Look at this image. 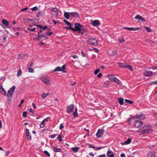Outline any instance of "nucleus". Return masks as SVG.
I'll return each instance as SVG.
<instances>
[{
	"label": "nucleus",
	"instance_id": "nucleus-1",
	"mask_svg": "<svg viewBox=\"0 0 157 157\" xmlns=\"http://www.w3.org/2000/svg\"><path fill=\"white\" fill-rule=\"evenodd\" d=\"M152 132L151 127L150 125L144 126L138 130V132L140 135L150 133Z\"/></svg>",
	"mask_w": 157,
	"mask_h": 157
},
{
	"label": "nucleus",
	"instance_id": "nucleus-2",
	"mask_svg": "<svg viewBox=\"0 0 157 157\" xmlns=\"http://www.w3.org/2000/svg\"><path fill=\"white\" fill-rule=\"evenodd\" d=\"M69 29H71L73 31H77L79 33L83 34L84 32V29L82 28V26L78 23L75 24L74 28H72L71 25L69 23Z\"/></svg>",
	"mask_w": 157,
	"mask_h": 157
},
{
	"label": "nucleus",
	"instance_id": "nucleus-3",
	"mask_svg": "<svg viewBox=\"0 0 157 157\" xmlns=\"http://www.w3.org/2000/svg\"><path fill=\"white\" fill-rule=\"evenodd\" d=\"M87 43L90 45H94L97 46L98 44V41L95 38H90L87 40Z\"/></svg>",
	"mask_w": 157,
	"mask_h": 157
},
{
	"label": "nucleus",
	"instance_id": "nucleus-4",
	"mask_svg": "<svg viewBox=\"0 0 157 157\" xmlns=\"http://www.w3.org/2000/svg\"><path fill=\"white\" fill-rule=\"evenodd\" d=\"M16 86H13L11 88L9 89L7 92V96L9 98L12 96L15 90Z\"/></svg>",
	"mask_w": 157,
	"mask_h": 157
},
{
	"label": "nucleus",
	"instance_id": "nucleus-5",
	"mask_svg": "<svg viewBox=\"0 0 157 157\" xmlns=\"http://www.w3.org/2000/svg\"><path fill=\"white\" fill-rule=\"evenodd\" d=\"M66 67L65 65H63L61 67H57L54 70V71H62L63 73H66L65 71Z\"/></svg>",
	"mask_w": 157,
	"mask_h": 157
},
{
	"label": "nucleus",
	"instance_id": "nucleus-6",
	"mask_svg": "<svg viewBox=\"0 0 157 157\" xmlns=\"http://www.w3.org/2000/svg\"><path fill=\"white\" fill-rule=\"evenodd\" d=\"M40 79L44 83L47 85L49 86L51 84V83L49 80L44 75L41 76Z\"/></svg>",
	"mask_w": 157,
	"mask_h": 157
},
{
	"label": "nucleus",
	"instance_id": "nucleus-7",
	"mask_svg": "<svg viewBox=\"0 0 157 157\" xmlns=\"http://www.w3.org/2000/svg\"><path fill=\"white\" fill-rule=\"evenodd\" d=\"M143 73L144 75L145 76H149L156 74V72L148 71L147 69Z\"/></svg>",
	"mask_w": 157,
	"mask_h": 157
},
{
	"label": "nucleus",
	"instance_id": "nucleus-8",
	"mask_svg": "<svg viewBox=\"0 0 157 157\" xmlns=\"http://www.w3.org/2000/svg\"><path fill=\"white\" fill-rule=\"evenodd\" d=\"M133 124L134 127L137 128L140 127L143 124V123L141 121L135 120Z\"/></svg>",
	"mask_w": 157,
	"mask_h": 157
},
{
	"label": "nucleus",
	"instance_id": "nucleus-9",
	"mask_svg": "<svg viewBox=\"0 0 157 157\" xmlns=\"http://www.w3.org/2000/svg\"><path fill=\"white\" fill-rule=\"evenodd\" d=\"M51 13L53 17H56L58 14V9L56 8H53L51 10Z\"/></svg>",
	"mask_w": 157,
	"mask_h": 157
},
{
	"label": "nucleus",
	"instance_id": "nucleus-10",
	"mask_svg": "<svg viewBox=\"0 0 157 157\" xmlns=\"http://www.w3.org/2000/svg\"><path fill=\"white\" fill-rule=\"evenodd\" d=\"M145 118L144 115H143L142 113H140L138 114H136L135 116L133 118L137 119H140L143 120Z\"/></svg>",
	"mask_w": 157,
	"mask_h": 157
},
{
	"label": "nucleus",
	"instance_id": "nucleus-11",
	"mask_svg": "<svg viewBox=\"0 0 157 157\" xmlns=\"http://www.w3.org/2000/svg\"><path fill=\"white\" fill-rule=\"evenodd\" d=\"M104 132V130L103 129H99L96 134L97 137L100 138L101 137L102 135L103 134Z\"/></svg>",
	"mask_w": 157,
	"mask_h": 157
},
{
	"label": "nucleus",
	"instance_id": "nucleus-12",
	"mask_svg": "<svg viewBox=\"0 0 157 157\" xmlns=\"http://www.w3.org/2000/svg\"><path fill=\"white\" fill-rule=\"evenodd\" d=\"M124 29L130 31H137L140 30L141 28L140 27H124Z\"/></svg>",
	"mask_w": 157,
	"mask_h": 157
},
{
	"label": "nucleus",
	"instance_id": "nucleus-13",
	"mask_svg": "<svg viewBox=\"0 0 157 157\" xmlns=\"http://www.w3.org/2000/svg\"><path fill=\"white\" fill-rule=\"evenodd\" d=\"M134 18L136 20H138L139 21H141L142 22H146V20H145V19L143 17H142L141 16L139 15H136L135 17Z\"/></svg>",
	"mask_w": 157,
	"mask_h": 157
},
{
	"label": "nucleus",
	"instance_id": "nucleus-14",
	"mask_svg": "<svg viewBox=\"0 0 157 157\" xmlns=\"http://www.w3.org/2000/svg\"><path fill=\"white\" fill-rule=\"evenodd\" d=\"M72 16L73 17L77 18H79L78 14L76 12L69 13V17Z\"/></svg>",
	"mask_w": 157,
	"mask_h": 157
},
{
	"label": "nucleus",
	"instance_id": "nucleus-15",
	"mask_svg": "<svg viewBox=\"0 0 157 157\" xmlns=\"http://www.w3.org/2000/svg\"><path fill=\"white\" fill-rule=\"evenodd\" d=\"M91 24L94 26H97L100 25L101 23L99 20H96L94 21Z\"/></svg>",
	"mask_w": 157,
	"mask_h": 157
},
{
	"label": "nucleus",
	"instance_id": "nucleus-16",
	"mask_svg": "<svg viewBox=\"0 0 157 157\" xmlns=\"http://www.w3.org/2000/svg\"><path fill=\"white\" fill-rule=\"evenodd\" d=\"M26 134L27 136V139L30 140L31 139V136L29 132V129L26 128Z\"/></svg>",
	"mask_w": 157,
	"mask_h": 157
},
{
	"label": "nucleus",
	"instance_id": "nucleus-17",
	"mask_svg": "<svg viewBox=\"0 0 157 157\" xmlns=\"http://www.w3.org/2000/svg\"><path fill=\"white\" fill-rule=\"evenodd\" d=\"M107 155L108 157H114L113 152L111 151H108L107 152Z\"/></svg>",
	"mask_w": 157,
	"mask_h": 157
},
{
	"label": "nucleus",
	"instance_id": "nucleus-18",
	"mask_svg": "<svg viewBox=\"0 0 157 157\" xmlns=\"http://www.w3.org/2000/svg\"><path fill=\"white\" fill-rule=\"evenodd\" d=\"M132 141V140L130 138H128V140L124 143H121V144L122 145L124 144H129Z\"/></svg>",
	"mask_w": 157,
	"mask_h": 157
},
{
	"label": "nucleus",
	"instance_id": "nucleus-19",
	"mask_svg": "<svg viewBox=\"0 0 157 157\" xmlns=\"http://www.w3.org/2000/svg\"><path fill=\"white\" fill-rule=\"evenodd\" d=\"M147 157H156L154 153L153 152H150L147 154Z\"/></svg>",
	"mask_w": 157,
	"mask_h": 157
},
{
	"label": "nucleus",
	"instance_id": "nucleus-20",
	"mask_svg": "<svg viewBox=\"0 0 157 157\" xmlns=\"http://www.w3.org/2000/svg\"><path fill=\"white\" fill-rule=\"evenodd\" d=\"M2 23L6 26H8L9 25V22L8 21L5 19H2Z\"/></svg>",
	"mask_w": 157,
	"mask_h": 157
},
{
	"label": "nucleus",
	"instance_id": "nucleus-21",
	"mask_svg": "<svg viewBox=\"0 0 157 157\" xmlns=\"http://www.w3.org/2000/svg\"><path fill=\"white\" fill-rule=\"evenodd\" d=\"M114 79L113 82H115L117 83L118 85H120L121 83V82L120 80L118 79L116 77L115 78H114Z\"/></svg>",
	"mask_w": 157,
	"mask_h": 157
},
{
	"label": "nucleus",
	"instance_id": "nucleus-22",
	"mask_svg": "<svg viewBox=\"0 0 157 157\" xmlns=\"http://www.w3.org/2000/svg\"><path fill=\"white\" fill-rule=\"evenodd\" d=\"M74 108V106L73 104L69 105V113L73 111Z\"/></svg>",
	"mask_w": 157,
	"mask_h": 157
},
{
	"label": "nucleus",
	"instance_id": "nucleus-23",
	"mask_svg": "<svg viewBox=\"0 0 157 157\" xmlns=\"http://www.w3.org/2000/svg\"><path fill=\"white\" fill-rule=\"evenodd\" d=\"M77 109L76 107H75V109L74 112L73 113V115L75 117H76L78 116V113H77Z\"/></svg>",
	"mask_w": 157,
	"mask_h": 157
},
{
	"label": "nucleus",
	"instance_id": "nucleus-24",
	"mask_svg": "<svg viewBox=\"0 0 157 157\" xmlns=\"http://www.w3.org/2000/svg\"><path fill=\"white\" fill-rule=\"evenodd\" d=\"M108 77L109 79H110L112 81H113L114 79V78H115L113 75H109Z\"/></svg>",
	"mask_w": 157,
	"mask_h": 157
},
{
	"label": "nucleus",
	"instance_id": "nucleus-25",
	"mask_svg": "<svg viewBox=\"0 0 157 157\" xmlns=\"http://www.w3.org/2000/svg\"><path fill=\"white\" fill-rule=\"evenodd\" d=\"M53 150L55 152H58L61 151V149L60 148H58L56 147H54L53 148Z\"/></svg>",
	"mask_w": 157,
	"mask_h": 157
},
{
	"label": "nucleus",
	"instance_id": "nucleus-26",
	"mask_svg": "<svg viewBox=\"0 0 157 157\" xmlns=\"http://www.w3.org/2000/svg\"><path fill=\"white\" fill-rule=\"evenodd\" d=\"M119 66L120 67L126 68L127 64L125 63H120L119 64Z\"/></svg>",
	"mask_w": 157,
	"mask_h": 157
},
{
	"label": "nucleus",
	"instance_id": "nucleus-27",
	"mask_svg": "<svg viewBox=\"0 0 157 157\" xmlns=\"http://www.w3.org/2000/svg\"><path fill=\"white\" fill-rule=\"evenodd\" d=\"M118 101L120 104L121 105H122L123 104L124 102V99L122 98H119L118 99Z\"/></svg>",
	"mask_w": 157,
	"mask_h": 157
},
{
	"label": "nucleus",
	"instance_id": "nucleus-28",
	"mask_svg": "<svg viewBox=\"0 0 157 157\" xmlns=\"http://www.w3.org/2000/svg\"><path fill=\"white\" fill-rule=\"evenodd\" d=\"M42 37L45 38L46 39L47 38V37L46 35L44 34H42L38 36L37 40H39V39L41 38Z\"/></svg>",
	"mask_w": 157,
	"mask_h": 157
},
{
	"label": "nucleus",
	"instance_id": "nucleus-29",
	"mask_svg": "<svg viewBox=\"0 0 157 157\" xmlns=\"http://www.w3.org/2000/svg\"><path fill=\"white\" fill-rule=\"evenodd\" d=\"M79 149L78 147H73L71 148V150L74 152H76L78 151Z\"/></svg>",
	"mask_w": 157,
	"mask_h": 157
},
{
	"label": "nucleus",
	"instance_id": "nucleus-30",
	"mask_svg": "<svg viewBox=\"0 0 157 157\" xmlns=\"http://www.w3.org/2000/svg\"><path fill=\"white\" fill-rule=\"evenodd\" d=\"M49 94V93H43L42 94V97L43 98H46L47 96H48Z\"/></svg>",
	"mask_w": 157,
	"mask_h": 157
},
{
	"label": "nucleus",
	"instance_id": "nucleus-31",
	"mask_svg": "<svg viewBox=\"0 0 157 157\" xmlns=\"http://www.w3.org/2000/svg\"><path fill=\"white\" fill-rule=\"evenodd\" d=\"M22 71H21V70L20 69L18 71V72L17 73V77H19V76H21V75H22Z\"/></svg>",
	"mask_w": 157,
	"mask_h": 157
},
{
	"label": "nucleus",
	"instance_id": "nucleus-32",
	"mask_svg": "<svg viewBox=\"0 0 157 157\" xmlns=\"http://www.w3.org/2000/svg\"><path fill=\"white\" fill-rule=\"evenodd\" d=\"M0 92L1 94H3L4 95H6V92L4 90V88L1 89L0 90Z\"/></svg>",
	"mask_w": 157,
	"mask_h": 157
},
{
	"label": "nucleus",
	"instance_id": "nucleus-33",
	"mask_svg": "<svg viewBox=\"0 0 157 157\" xmlns=\"http://www.w3.org/2000/svg\"><path fill=\"white\" fill-rule=\"evenodd\" d=\"M64 17L67 19H69V13L65 12L64 14Z\"/></svg>",
	"mask_w": 157,
	"mask_h": 157
},
{
	"label": "nucleus",
	"instance_id": "nucleus-34",
	"mask_svg": "<svg viewBox=\"0 0 157 157\" xmlns=\"http://www.w3.org/2000/svg\"><path fill=\"white\" fill-rule=\"evenodd\" d=\"M125 102L126 103L130 104H132L133 103V102L132 101L128 100V99H125Z\"/></svg>",
	"mask_w": 157,
	"mask_h": 157
},
{
	"label": "nucleus",
	"instance_id": "nucleus-35",
	"mask_svg": "<svg viewBox=\"0 0 157 157\" xmlns=\"http://www.w3.org/2000/svg\"><path fill=\"white\" fill-rule=\"evenodd\" d=\"M28 70L30 73H34V70L31 67H29L28 68Z\"/></svg>",
	"mask_w": 157,
	"mask_h": 157
},
{
	"label": "nucleus",
	"instance_id": "nucleus-36",
	"mask_svg": "<svg viewBox=\"0 0 157 157\" xmlns=\"http://www.w3.org/2000/svg\"><path fill=\"white\" fill-rule=\"evenodd\" d=\"M25 55H24V54H20L19 55V58H18L19 59H23V58H24V57H25Z\"/></svg>",
	"mask_w": 157,
	"mask_h": 157
},
{
	"label": "nucleus",
	"instance_id": "nucleus-37",
	"mask_svg": "<svg viewBox=\"0 0 157 157\" xmlns=\"http://www.w3.org/2000/svg\"><path fill=\"white\" fill-rule=\"evenodd\" d=\"M31 10L33 11L37 10H38L37 7L35 6L33 7L32 8Z\"/></svg>",
	"mask_w": 157,
	"mask_h": 157
},
{
	"label": "nucleus",
	"instance_id": "nucleus-38",
	"mask_svg": "<svg viewBox=\"0 0 157 157\" xmlns=\"http://www.w3.org/2000/svg\"><path fill=\"white\" fill-rule=\"evenodd\" d=\"M44 154L48 157H50V155L49 153L47 151H44Z\"/></svg>",
	"mask_w": 157,
	"mask_h": 157
},
{
	"label": "nucleus",
	"instance_id": "nucleus-39",
	"mask_svg": "<svg viewBox=\"0 0 157 157\" xmlns=\"http://www.w3.org/2000/svg\"><path fill=\"white\" fill-rule=\"evenodd\" d=\"M126 68H128L129 70L132 71L133 70L132 67L130 65H128L127 64V66Z\"/></svg>",
	"mask_w": 157,
	"mask_h": 157
},
{
	"label": "nucleus",
	"instance_id": "nucleus-40",
	"mask_svg": "<svg viewBox=\"0 0 157 157\" xmlns=\"http://www.w3.org/2000/svg\"><path fill=\"white\" fill-rule=\"evenodd\" d=\"M144 28L146 29L147 32H151V29L150 28L144 27Z\"/></svg>",
	"mask_w": 157,
	"mask_h": 157
},
{
	"label": "nucleus",
	"instance_id": "nucleus-41",
	"mask_svg": "<svg viewBox=\"0 0 157 157\" xmlns=\"http://www.w3.org/2000/svg\"><path fill=\"white\" fill-rule=\"evenodd\" d=\"M50 118V117H48L46 118L45 119H44L43 121H42V122H44V123H45V122H47L49 120V119Z\"/></svg>",
	"mask_w": 157,
	"mask_h": 157
},
{
	"label": "nucleus",
	"instance_id": "nucleus-42",
	"mask_svg": "<svg viewBox=\"0 0 157 157\" xmlns=\"http://www.w3.org/2000/svg\"><path fill=\"white\" fill-rule=\"evenodd\" d=\"M44 123L43 122H42L40 124V128H43L44 127Z\"/></svg>",
	"mask_w": 157,
	"mask_h": 157
},
{
	"label": "nucleus",
	"instance_id": "nucleus-43",
	"mask_svg": "<svg viewBox=\"0 0 157 157\" xmlns=\"http://www.w3.org/2000/svg\"><path fill=\"white\" fill-rule=\"evenodd\" d=\"M41 11H38L36 15V16L37 17H39L41 15Z\"/></svg>",
	"mask_w": 157,
	"mask_h": 157
},
{
	"label": "nucleus",
	"instance_id": "nucleus-44",
	"mask_svg": "<svg viewBox=\"0 0 157 157\" xmlns=\"http://www.w3.org/2000/svg\"><path fill=\"white\" fill-rule=\"evenodd\" d=\"M100 69H97L95 70L94 71V74L95 75L97 74L99 71Z\"/></svg>",
	"mask_w": 157,
	"mask_h": 157
},
{
	"label": "nucleus",
	"instance_id": "nucleus-45",
	"mask_svg": "<svg viewBox=\"0 0 157 157\" xmlns=\"http://www.w3.org/2000/svg\"><path fill=\"white\" fill-rule=\"evenodd\" d=\"M27 29L28 30L32 32H34L35 31V28H34L33 29H30L29 28H27Z\"/></svg>",
	"mask_w": 157,
	"mask_h": 157
},
{
	"label": "nucleus",
	"instance_id": "nucleus-46",
	"mask_svg": "<svg viewBox=\"0 0 157 157\" xmlns=\"http://www.w3.org/2000/svg\"><path fill=\"white\" fill-rule=\"evenodd\" d=\"M58 139L60 142H61L62 140V136L61 135H59L58 137Z\"/></svg>",
	"mask_w": 157,
	"mask_h": 157
},
{
	"label": "nucleus",
	"instance_id": "nucleus-47",
	"mask_svg": "<svg viewBox=\"0 0 157 157\" xmlns=\"http://www.w3.org/2000/svg\"><path fill=\"white\" fill-rule=\"evenodd\" d=\"M27 115V112L26 111L22 113V115L24 117H26Z\"/></svg>",
	"mask_w": 157,
	"mask_h": 157
},
{
	"label": "nucleus",
	"instance_id": "nucleus-48",
	"mask_svg": "<svg viewBox=\"0 0 157 157\" xmlns=\"http://www.w3.org/2000/svg\"><path fill=\"white\" fill-rule=\"evenodd\" d=\"M119 40L120 43H122L125 40L123 38H122L121 39H119Z\"/></svg>",
	"mask_w": 157,
	"mask_h": 157
},
{
	"label": "nucleus",
	"instance_id": "nucleus-49",
	"mask_svg": "<svg viewBox=\"0 0 157 157\" xmlns=\"http://www.w3.org/2000/svg\"><path fill=\"white\" fill-rule=\"evenodd\" d=\"M24 100H21L20 103L18 107H20L21 105L24 103Z\"/></svg>",
	"mask_w": 157,
	"mask_h": 157
},
{
	"label": "nucleus",
	"instance_id": "nucleus-50",
	"mask_svg": "<svg viewBox=\"0 0 157 157\" xmlns=\"http://www.w3.org/2000/svg\"><path fill=\"white\" fill-rule=\"evenodd\" d=\"M53 34L52 32H46V34L48 36H50Z\"/></svg>",
	"mask_w": 157,
	"mask_h": 157
},
{
	"label": "nucleus",
	"instance_id": "nucleus-51",
	"mask_svg": "<svg viewBox=\"0 0 157 157\" xmlns=\"http://www.w3.org/2000/svg\"><path fill=\"white\" fill-rule=\"evenodd\" d=\"M109 84L108 83H105L103 84V86L105 87H107L108 86Z\"/></svg>",
	"mask_w": 157,
	"mask_h": 157
},
{
	"label": "nucleus",
	"instance_id": "nucleus-52",
	"mask_svg": "<svg viewBox=\"0 0 157 157\" xmlns=\"http://www.w3.org/2000/svg\"><path fill=\"white\" fill-rule=\"evenodd\" d=\"M102 75L101 73H99L97 76L99 78H101Z\"/></svg>",
	"mask_w": 157,
	"mask_h": 157
},
{
	"label": "nucleus",
	"instance_id": "nucleus-53",
	"mask_svg": "<svg viewBox=\"0 0 157 157\" xmlns=\"http://www.w3.org/2000/svg\"><path fill=\"white\" fill-rule=\"evenodd\" d=\"M89 148H95V147H94L93 145L91 144H90L89 145Z\"/></svg>",
	"mask_w": 157,
	"mask_h": 157
},
{
	"label": "nucleus",
	"instance_id": "nucleus-54",
	"mask_svg": "<svg viewBox=\"0 0 157 157\" xmlns=\"http://www.w3.org/2000/svg\"><path fill=\"white\" fill-rule=\"evenodd\" d=\"M72 57L74 59H76L78 58V56L77 55H74L72 56Z\"/></svg>",
	"mask_w": 157,
	"mask_h": 157
},
{
	"label": "nucleus",
	"instance_id": "nucleus-55",
	"mask_svg": "<svg viewBox=\"0 0 157 157\" xmlns=\"http://www.w3.org/2000/svg\"><path fill=\"white\" fill-rule=\"evenodd\" d=\"M28 9V8L25 7L23 9H21V11H26V10H27Z\"/></svg>",
	"mask_w": 157,
	"mask_h": 157
},
{
	"label": "nucleus",
	"instance_id": "nucleus-56",
	"mask_svg": "<svg viewBox=\"0 0 157 157\" xmlns=\"http://www.w3.org/2000/svg\"><path fill=\"white\" fill-rule=\"evenodd\" d=\"M29 111L31 113H34V111L33 110V109L31 108H30V109H29Z\"/></svg>",
	"mask_w": 157,
	"mask_h": 157
},
{
	"label": "nucleus",
	"instance_id": "nucleus-57",
	"mask_svg": "<svg viewBox=\"0 0 157 157\" xmlns=\"http://www.w3.org/2000/svg\"><path fill=\"white\" fill-rule=\"evenodd\" d=\"M57 135V134H53V135H51L50 136V137L52 138H55V136Z\"/></svg>",
	"mask_w": 157,
	"mask_h": 157
},
{
	"label": "nucleus",
	"instance_id": "nucleus-58",
	"mask_svg": "<svg viewBox=\"0 0 157 157\" xmlns=\"http://www.w3.org/2000/svg\"><path fill=\"white\" fill-rule=\"evenodd\" d=\"M75 82L74 81L71 83V85L73 86L75 85Z\"/></svg>",
	"mask_w": 157,
	"mask_h": 157
},
{
	"label": "nucleus",
	"instance_id": "nucleus-59",
	"mask_svg": "<svg viewBox=\"0 0 157 157\" xmlns=\"http://www.w3.org/2000/svg\"><path fill=\"white\" fill-rule=\"evenodd\" d=\"M63 21L67 25H69V22L65 20H63Z\"/></svg>",
	"mask_w": 157,
	"mask_h": 157
},
{
	"label": "nucleus",
	"instance_id": "nucleus-60",
	"mask_svg": "<svg viewBox=\"0 0 157 157\" xmlns=\"http://www.w3.org/2000/svg\"><path fill=\"white\" fill-rule=\"evenodd\" d=\"M6 38L5 37H4L3 39H2V42L3 43H5L6 42Z\"/></svg>",
	"mask_w": 157,
	"mask_h": 157
},
{
	"label": "nucleus",
	"instance_id": "nucleus-61",
	"mask_svg": "<svg viewBox=\"0 0 157 157\" xmlns=\"http://www.w3.org/2000/svg\"><path fill=\"white\" fill-rule=\"evenodd\" d=\"M102 148V147H95V149L96 150H100Z\"/></svg>",
	"mask_w": 157,
	"mask_h": 157
},
{
	"label": "nucleus",
	"instance_id": "nucleus-62",
	"mask_svg": "<svg viewBox=\"0 0 157 157\" xmlns=\"http://www.w3.org/2000/svg\"><path fill=\"white\" fill-rule=\"evenodd\" d=\"M36 26L39 27L40 29H42L43 27V26L41 25H37Z\"/></svg>",
	"mask_w": 157,
	"mask_h": 157
},
{
	"label": "nucleus",
	"instance_id": "nucleus-63",
	"mask_svg": "<svg viewBox=\"0 0 157 157\" xmlns=\"http://www.w3.org/2000/svg\"><path fill=\"white\" fill-rule=\"evenodd\" d=\"M121 157H126V155L124 153H122L121 155Z\"/></svg>",
	"mask_w": 157,
	"mask_h": 157
},
{
	"label": "nucleus",
	"instance_id": "nucleus-64",
	"mask_svg": "<svg viewBox=\"0 0 157 157\" xmlns=\"http://www.w3.org/2000/svg\"><path fill=\"white\" fill-rule=\"evenodd\" d=\"M105 157V154H103V155H99L98 157Z\"/></svg>",
	"mask_w": 157,
	"mask_h": 157
}]
</instances>
